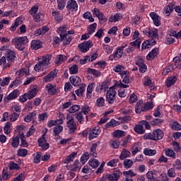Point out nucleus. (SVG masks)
<instances>
[{
    "label": "nucleus",
    "mask_w": 181,
    "mask_h": 181,
    "mask_svg": "<svg viewBox=\"0 0 181 181\" xmlns=\"http://www.w3.org/2000/svg\"><path fill=\"white\" fill-rule=\"evenodd\" d=\"M6 54L8 62H13V60H15V57H16L15 52L11 49H6Z\"/></svg>",
    "instance_id": "nucleus-32"
},
{
    "label": "nucleus",
    "mask_w": 181,
    "mask_h": 181,
    "mask_svg": "<svg viewBox=\"0 0 181 181\" xmlns=\"http://www.w3.org/2000/svg\"><path fill=\"white\" fill-rule=\"evenodd\" d=\"M88 159H90V155L88 154V153H84L81 156L80 160H81V163H83V165H84V163H86V162H87L88 160Z\"/></svg>",
    "instance_id": "nucleus-64"
},
{
    "label": "nucleus",
    "mask_w": 181,
    "mask_h": 181,
    "mask_svg": "<svg viewBox=\"0 0 181 181\" xmlns=\"http://www.w3.org/2000/svg\"><path fill=\"white\" fill-rule=\"evenodd\" d=\"M121 77L123 78L122 83L126 84V86L129 83V71H124L121 74Z\"/></svg>",
    "instance_id": "nucleus-37"
},
{
    "label": "nucleus",
    "mask_w": 181,
    "mask_h": 181,
    "mask_svg": "<svg viewBox=\"0 0 181 181\" xmlns=\"http://www.w3.org/2000/svg\"><path fill=\"white\" fill-rule=\"evenodd\" d=\"M158 54H159V49L155 48L152 49L151 52H149L146 57L147 60H153L155 57H158Z\"/></svg>",
    "instance_id": "nucleus-28"
},
{
    "label": "nucleus",
    "mask_w": 181,
    "mask_h": 181,
    "mask_svg": "<svg viewBox=\"0 0 181 181\" xmlns=\"http://www.w3.org/2000/svg\"><path fill=\"white\" fill-rule=\"evenodd\" d=\"M144 86H146V87H150V90H155V86H153V83H152V79L149 76L144 78Z\"/></svg>",
    "instance_id": "nucleus-33"
},
{
    "label": "nucleus",
    "mask_w": 181,
    "mask_h": 181,
    "mask_svg": "<svg viewBox=\"0 0 181 181\" xmlns=\"http://www.w3.org/2000/svg\"><path fill=\"white\" fill-rule=\"evenodd\" d=\"M143 33L146 36H148L151 39V40H155V39H158V29L156 28H145L143 30Z\"/></svg>",
    "instance_id": "nucleus-8"
},
{
    "label": "nucleus",
    "mask_w": 181,
    "mask_h": 181,
    "mask_svg": "<svg viewBox=\"0 0 181 181\" xmlns=\"http://www.w3.org/2000/svg\"><path fill=\"white\" fill-rule=\"evenodd\" d=\"M35 117H36V113L35 112H30L24 117V121L25 122H30Z\"/></svg>",
    "instance_id": "nucleus-52"
},
{
    "label": "nucleus",
    "mask_w": 181,
    "mask_h": 181,
    "mask_svg": "<svg viewBox=\"0 0 181 181\" xmlns=\"http://www.w3.org/2000/svg\"><path fill=\"white\" fill-rule=\"evenodd\" d=\"M165 133L160 129H157L153 131L152 133H146L144 136V139H151V141H160L163 139Z\"/></svg>",
    "instance_id": "nucleus-3"
},
{
    "label": "nucleus",
    "mask_w": 181,
    "mask_h": 181,
    "mask_svg": "<svg viewBox=\"0 0 181 181\" xmlns=\"http://www.w3.org/2000/svg\"><path fill=\"white\" fill-rule=\"evenodd\" d=\"M97 146H98V145L97 144V143H95L92 144L90 147V154L91 155V156H93L94 158H97V151H96Z\"/></svg>",
    "instance_id": "nucleus-57"
},
{
    "label": "nucleus",
    "mask_w": 181,
    "mask_h": 181,
    "mask_svg": "<svg viewBox=\"0 0 181 181\" xmlns=\"http://www.w3.org/2000/svg\"><path fill=\"white\" fill-rule=\"evenodd\" d=\"M101 134V130L99 127H95L90 133L88 139L89 141H91V139H94V138H97L98 135Z\"/></svg>",
    "instance_id": "nucleus-21"
},
{
    "label": "nucleus",
    "mask_w": 181,
    "mask_h": 181,
    "mask_svg": "<svg viewBox=\"0 0 181 181\" xmlns=\"http://www.w3.org/2000/svg\"><path fill=\"white\" fill-rule=\"evenodd\" d=\"M144 153L146 156H153L156 155V150L151 149V148H144Z\"/></svg>",
    "instance_id": "nucleus-51"
},
{
    "label": "nucleus",
    "mask_w": 181,
    "mask_h": 181,
    "mask_svg": "<svg viewBox=\"0 0 181 181\" xmlns=\"http://www.w3.org/2000/svg\"><path fill=\"white\" fill-rule=\"evenodd\" d=\"M88 165L89 166L93 168V169H96V168H98V166H100V161H98V160L97 159H90L88 161Z\"/></svg>",
    "instance_id": "nucleus-46"
},
{
    "label": "nucleus",
    "mask_w": 181,
    "mask_h": 181,
    "mask_svg": "<svg viewBox=\"0 0 181 181\" xmlns=\"http://www.w3.org/2000/svg\"><path fill=\"white\" fill-rule=\"evenodd\" d=\"M173 9H175V5L173 4H169L168 6H165L163 11L164 15L170 16V13L173 12Z\"/></svg>",
    "instance_id": "nucleus-25"
},
{
    "label": "nucleus",
    "mask_w": 181,
    "mask_h": 181,
    "mask_svg": "<svg viewBox=\"0 0 181 181\" xmlns=\"http://www.w3.org/2000/svg\"><path fill=\"white\" fill-rule=\"evenodd\" d=\"M130 157H131V151L127 150V148H123L120 153L119 159H121V160H124V159H127V158H130Z\"/></svg>",
    "instance_id": "nucleus-36"
},
{
    "label": "nucleus",
    "mask_w": 181,
    "mask_h": 181,
    "mask_svg": "<svg viewBox=\"0 0 181 181\" xmlns=\"http://www.w3.org/2000/svg\"><path fill=\"white\" fill-rule=\"evenodd\" d=\"M46 32H49V27L44 26L42 28H39L34 32L35 36H40V35H45Z\"/></svg>",
    "instance_id": "nucleus-38"
},
{
    "label": "nucleus",
    "mask_w": 181,
    "mask_h": 181,
    "mask_svg": "<svg viewBox=\"0 0 181 181\" xmlns=\"http://www.w3.org/2000/svg\"><path fill=\"white\" fill-rule=\"evenodd\" d=\"M69 81L72 86H80L81 84V78L76 75L71 76L69 78Z\"/></svg>",
    "instance_id": "nucleus-23"
},
{
    "label": "nucleus",
    "mask_w": 181,
    "mask_h": 181,
    "mask_svg": "<svg viewBox=\"0 0 181 181\" xmlns=\"http://www.w3.org/2000/svg\"><path fill=\"white\" fill-rule=\"evenodd\" d=\"M39 12V5L35 4L29 10V13L33 17L35 22H40V13Z\"/></svg>",
    "instance_id": "nucleus-6"
},
{
    "label": "nucleus",
    "mask_w": 181,
    "mask_h": 181,
    "mask_svg": "<svg viewBox=\"0 0 181 181\" xmlns=\"http://www.w3.org/2000/svg\"><path fill=\"white\" fill-rule=\"evenodd\" d=\"M142 151V147H141V143H134L132 147L131 151L132 155L135 156L138 152H141Z\"/></svg>",
    "instance_id": "nucleus-22"
},
{
    "label": "nucleus",
    "mask_w": 181,
    "mask_h": 181,
    "mask_svg": "<svg viewBox=\"0 0 181 181\" xmlns=\"http://www.w3.org/2000/svg\"><path fill=\"white\" fill-rule=\"evenodd\" d=\"M149 16L151 18L155 26H159L160 25V16L158 13L153 11L149 13Z\"/></svg>",
    "instance_id": "nucleus-17"
},
{
    "label": "nucleus",
    "mask_w": 181,
    "mask_h": 181,
    "mask_svg": "<svg viewBox=\"0 0 181 181\" xmlns=\"http://www.w3.org/2000/svg\"><path fill=\"white\" fill-rule=\"evenodd\" d=\"M66 125L68 129H69V134H74L77 130V124L74 121V117H73V115L68 114L66 116Z\"/></svg>",
    "instance_id": "nucleus-4"
},
{
    "label": "nucleus",
    "mask_w": 181,
    "mask_h": 181,
    "mask_svg": "<svg viewBox=\"0 0 181 181\" xmlns=\"http://www.w3.org/2000/svg\"><path fill=\"white\" fill-rule=\"evenodd\" d=\"M93 15H95L96 18L99 19V21H105V16H104V14L103 12L100 11L98 8H94L93 10Z\"/></svg>",
    "instance_id": "nucleus-35"
},
{
    "label": "nucleus",
    "mask_w": 181,
    "mask_h": 181,
    "mask_svg": "<svg viewBox=\"0 0 181 181\" xmlns=\"http://www.w3.org/2000/svg\"><path fill=\"white\" fill-rule=\"evenodd\" d=\"M21 163L22 162L21 160L18 163H16L14 161H10L8 164V169L10 170H21Z\"/></svg>",
    "instance_id": "nucleus-27"
},
{
    "label": "nucleus",
    "mask_w": 181,
    "mask_h": 181,
    "mask_svg": "<svg viewBox=\"0 0 181 181\" xmlns=\"http://www.w3.org/2000/svg\"><path fill=\"white\" fill-rule=\"evenodd\" d=\"M66 9L69 13L77 12L78 10V4L76 0H69L67 1Z\"/></svg>",
    "instance_id": "nucleus-10"
},
{
    "label": "nucleus",
    "mask_w": 181,
    "mask_h": 181,
    "mask_svg": "<svg viewBox=\"0 0 181 181\" xmlns=\"http://www.w3.org/2000/svg\"><path fill=\"white\" fill-rule=\"evenodd\" d=\"M39 93V87L37 85H31L30 87V90L26 93L29 100H33L35 97Z\"/></svg>",
    "instance_id": "nucleus-11"
},
{
    "label": "nucleus",
    "mask_w": 181,
    "mask_h": 181,
    "mask_svg": "<svg viewBox=\"0 0 181 181\" xmlns=\"http://www.w3.org/2000/svg\"><path fill=\"white\" fill-rule=\"evenodd\" d=\"M113 138H122V136H125L127 135V132L122 130H116L112 134Z\"/></svg>",
    "instance_id": "nucleus-42"
},
{
    "label": "nucleus",
    "mask_w": 181,
    "mask_h": 181,
    "mask_svg": "<svg viewBox=\"0 0 181 181\" xmlns=\"http://www.w3.org/2000/svg\"><path fill=\"white\" fill-rule=\"evenodd\" d=\"M18 95L19 90L16 89L8 95L7 100H15V98H18Z\"/></svg>",
    "instance_id": "nucleus-48"
},
{
    "label": "nucleus",
    "mask_w": 181,
    "mask_h": 181,
    "mask_svg": "<svg viewBox=\"0 0 181 181\" xmlns=\"http://www.w3.org/2000/svg\"><path fill=\"white\" fill-rule=\"evenodd\" d=\"M8 16L10 18H15V16H17V15L16 13L12 10L3 11V18H8Z\"/></svg>",
    "instance_id": "nucleus-49"
},
{
    "label": "nucleus",
    "mask_w": 181,
    "mask_h": 181,
    "mask_svg": "<svg viewBox=\"0 0 181 181\" xmlns=\"http://www.w3.org/2000/svg\"><path fill=\"white\" fill-rule=\"evenodd\" d=\"M57 8L59 11H63L66 6V0H57Z\"/></svg>",
    "instance_id": "nucleus-63"
},
{
    "label": "nucleus",
    "mask_w": 181,
    "mask_h": 181,
    "mask_svg": "<svg viewBox=\"0 0 181 181\" xmlns=\"http://www.w3.org/2000/svg\"><path fill=\"white\" fill-rule=\"evenodd\" d=\"M134 131L136 132V134H139V135H143V134H145V130L144 129V126L141 122H139V124H136L134 128Z\"/></svg>",
    "instance_id": "nucleus-41"
},
{
    "label": "nucleus",
    "mask_w": 181,
    "mask_h": 181,
    "mask_svg": "<svg viewBox=\"0 0 181 181\" xmlns=\"http://www.w3.org/2000/svg\"><path fill=\"white\" fill-rule=\"evenodd\" d=\"M45 134H43L41 138L38 139V145L43 149V151H47L49 149V145L47 141H46Z\"/></svg>",
    "instance_id": "nucleus-15"
},
{
    "label": "nucleus",
    "mask_w": 181,
    "mask_h": 181,
    "mask_svg": "<svg viewBox=\"0 0 181 181\" xmlns=\"http://www.w3.org/2000/svg\"><path fill=\"white\" fill-rule=\"evenodd\" d=\"M124 47H127V45H122L116 49L115 56L117 57V59H121V57H122Z\"/></svg>",
    "instance_id": "nucleus-29"
},
{
    "label": "nucleus",
    "mask_w": 181,
    "mask_h": 181,
    "mask_svg": "<svg viewBox=\"0 0 181 181\" xmlns=\"http://www.w3.org/2000/svg\"><path fill=\"white\" fill-rule=\"evenodd\" d=\"M45 90L49 95H56L57 94V86L52 83L45 86Z\"/></svg>",
    "instance_id": "nucleus-14"
},
{
    "label": "nucleus",
    "mask_w": 181,
    "mask_h": 181,
    "mask_svg": "<svg viewBox=\"0 0 181 181\" xmlns=\"http://www.w3.org/2000/svg\"><path fill=\"white\" fill-rule=\"evenodd\" d=\"M18 156L25 158L28 155V150L26 148H20L17 151Z\"/></svg>",
    "instance_id": "nucleus-59"
},
{
    "label": "nucleus",
    "mask_w": 181,
    "mask_h": 181,
    "mask_svg": "<svg viewBox=\"0 0 181 181\" xmlns=\"http://www.w3.org/2000/svg\"><path fill=\"white\" fill-rule=\"evenodd\" d=\"M121 173L116 171L107 175V179L109 181H118L120 177Z\"/></svg>",
    "instance_id": "nucleus-24"
},
{
    "label": "nucleus",
    "mask_w": 181,
    "mask_h": 181,
    "mask_svg": "<svg viewBox=\"0 0 181 181\" xmlns=\"http://www.w3.org/2000/svg\"><path fill=\"white\" fill-rule=\"evenodd\" d=\"M67 29H69V26L62 25L58 28V33L60 35L61 39H64V36L67 35Z\"/></svg>",
    "instance_id": "nucleus-30"
},
{
    "label": "nucleus",
    "mask_w": 181,
    "mask_h": 181,
    "mask_svg": "<svg viewBox=\"0 0 181 181\" xmlns=\"http://www.w3.org/2000/svg\"><path fill=\"white\" fill-rule=\"evenodd\" d=\"M57 76V70L54 69L43 78L44 83H49V81H52L54 80Z\"/></svg>",
    "instance_id": "nucleus-18"
},
{
    "label": "nucleus",
    "mask_w": 181,
    "mask_h": 181,
    "mask_svg": "<svg viewBox=\"0 0 181 181\" xmlns=\"http://www.w3.org/2000/svg\"><path fill=\"white\" fill-rule=\"evenodd\" d=\"M155 45H156L155 40H148L142 43L141 49L142 50H146V49H149L151 46H155Z\"/></svg>",
    "instance_id": "nucleus-20"
},
{
    "label": "nucleus",
    "mask_w": 181,
    "mask_h": 181,
    "mask_svg": "<svg viewBox=\"0 0 181 181\" xmlns=\"http://www.w3.org/2000/svg\"><path fill=\"white\" fill-rule=\"evenodd\" d=\"M21 23H22V18L21 17L17 18L15 20L14 24L10 28V30L11 32H15L18 26H21Z\"/></svg>",
    "instance_id": "nucleus-39"
},
{
    "label": "nucleus",
    "mask_w": 181,
    "mask_h": 181,
    "mask_svg": "<svg viewBox=\"0 0 181 181\" xmlns=\"http://www.w3.org/2000/svg\"><path fill=\"white\" fill-rule=\"evenodd\" d=\"M11 42L14 45L16 49L22 52L26 48L27 43H29V39L27 36L16 37L11 40Z\"/></svg>",
    "instance_id": "nucleus-2"
},
{
    "label": "nucleus",
    "mask_w": 181,
    "mask_h": 181,
    "mask_svg": "<svg viewBox=\"0 0 181 181\" xmlns=\"http://www.w3.org/2000/svg\"><path fill=\"white\" fill-rule=\"evenodd\" d=\"M113 71H115V73H119L121 76V74L125 71V66L117 64L113 67Z\"/></svg>",
    "instance_id": "nucleus-45"
},
{
    "label": "nucleus",
    "mask_w": 181,
    "mask_h": 181,
    "mask_svg": "<svg viewBox=\"0 0 181 181\" xmlns=\"http://www.w3.org/2000/svg\"><path fill=\"white\" fill-rule=\"evenodd\" d=\"M146 177L148 181H156V174L153 171H148L146 173Z\"/></svg>",
    "instance_id": "nucleus-54"
},
{
    "label": "nucleus",
    "mask_w": 181,
    "mask_h": 181,
    "mask_svg": "<svg viewBox=\"0 0 181 181\" xmlns=\"http://www.w3.org/2000/svg\"><path fill=\"white\" fill-rule=\"evenodd\" d=\"M136 65L138 66L140 73H145L148 67L145 64V61L141 57H139L136 60Z\"/></svg>",
    "instance_id": "nucleus-12"
},
{
    "label": "nucleus",
    "mask_w": 181,
    "mask_h": 181,
    "mask_svg": "<svg viewBox=\"0 0 181 181\" xmlns=\"http://www.w3.org/2000/svg\"><path fill=\"white\" fill-rule=\"evenodd\" d=\"M109 145H110L111 148H113V149H118L119 148V141L112 139L110 141Z\"/></svg>",
    "instance_id": "nucleus-55"
},
{
    "label": "nucleus",
    "mask_w": 181,
    "mask_h": 181,
    "mask_svg": "<svg viewBox=\"0 0 181 181\" xmlns=\"http://www.w3.org/2000/svg\"><path fill=\"white\" fill-rule=\"evenodd\" d=\"M97 29V24L93 23V24L90 25L88 28V33L93 35L95 30Z\"/></svg>",
    "instance_id": "nucleus-62"
},
{
    "label": "nucleus",
    "mask_w": 181,
    "mask_h": 181,
    "mask_svg": "<svg viewBox=\"0 0 181 181\" xmlns=\"http://www.w3.org/2000/svg\"><path fill=\"white\" fill-rule=\"evenodd\" d=\"M94 87H95V83H90L88 85L86 90V98H91L93 97V91H94Z\"/></svg>",
    "instance_id": "nucleus-26"
},
{
    "label": "nucleus",
    "mask_w": 181,
    "mask_h": 181,
    "mask_svg": "<svg viewBox=\"0 0 181 181\" xmlns=\"http://www.w3.org/2000/svg\"><path fill=\"white\" fill-rule=\"evenodd\" d=\"M11 144L13 148H18V146H19V137L13 136Z\"/></svg>",
    "instance_id": "nucleus-60"
},
{
    "label": "nucleus",
    "mask_w": 181,
    "mask_h": 181,
    "mask_svg": "<svg viewBox=\"0 0 181 181\" xmlns=\"http://www.w3.org/2000/svg\"><path fill=\"white\" fill-rule=\"evenodd\" d=\"M115 87H119L120 89L118 90V95L121 98H124V97H127V91L124 88H128L129 86L124 84L121 81L119 82H117L115 84Z\"/></svg>",
    "instance_id": "nucleus-7"
},
{
    "label": "nucleus",
    "mask_w": 181,
    "mask_h": 181,
    "mask_svg": "<svg viewBox=\"0 0 181 181\" xmlns=\"http://www.w3.org/2000/svg\"><path fill=\"white\" fill-rule=\"evenodd\" d=\"M145 112V103L144 100H139L135 106V112L136 114H141Z\"/></svg>",
    "instance_id": "nucleus-19"
},
{
    "label": "nucleus",
    "mask_w": 181,
    "mask_h": 181,
    "mask_svg": "<svg viewBox=\"0 0 181 181\" xmlns=\"http://www.w3.org/2000/svg\"><path fill=\"white\" fill-rule=\"evenodd\" d=\"M52 59L51 54L42 56V61H39L34 66L35 71H43L45 69H47L49 64H51Z\"/></svg>",
    "instance_id": "nucleus-1"
},
{
    "label": "nucleus",
    "mask_w": 181,
    "mask_h": 181,
    "mask_svg": "<svg viewBox=\"0 0 181 181\" xmlns=\"http://www.w3.org/2000/svg\"><path fill=\"white\" fill-rule=\"evenodd\" d=\"M165 153L166 156H169L170 158H173V159L176 158V153H175V151H173V150L170 148H165Z\"/></svg>",
    "instance_id": "nucleus-56"
},
{
    "label": "nucleus",
    "mask_w": 181,
    "mask_h": 181,
    "mask_svg": "<svg viewBox=\"0 0 181 181\" xmlns=\"http://www.w3.org/2000/svg\"><path fill=\"white\" fill-rule=\"evenodd\" d=\"M116 94L117 92L115 90V88L114 86L110 87L106 94V100H107L109 104H114Z\"/></svg>",
    "instance_id": "nucleus-9"
},
{
    "label": "nucleus",
    "mask_w": 181,
    "mask_h": 181,
    "mask_svg": "<svg viewBox=\"0 0 181 181\" xmlns=\"http://www.w3.org/2000/svg\"><path fill=\"white\" fill-rule=\"evenodd\" d=\"M175 37L181 39V31L176 33V31L173 30L170 32V35H168L165 40V45H172L175 42Z\"/></svg>",
    "instance_id": "nucleus-5"
},
{
    "label": "nucleus",
    "mask_w": 181,
    "mask_h": 181,
    "mask_svg": "<svg viewBox=\"0 0 181 181\" xmlns=\"http://www.w3.org/2000/svg\"><path fill=\"white\" fill-rule=\"evenodd\" d=\"M4 131L6 135H9L12 132V123L6 122L4 127Z\"/></svg>",
    "instance_id": "nucleus-44"
},
{
    "label": "nucleus",
    "mask_w": 181,
    "mask_h": 181,
    "mask_svg": "<svg viewBox=\"0 0 181 181\" xmlns=\"http://www.w3.org/2000/svg\"><path fill=\"white\" fill-rule=\"evenodd\" d=\"M81 169V163L78 160H76L74 163L69 167V170L73 172H77Z\"/></svg>",
    "instance_id": "nucleus-31"
},
{
    "label": "nucleus",
    "mask_w": 181,
    "mask_h": 181,
    "mask_svg": "<svg viewBox=\"0 0 181 181\" xmlns=\"http://www.w3.org/2000/svg\"><path fill=\"white\" fill-rule=\"evenodd\" d=\"M53 132H54V136H57L59 134H62V132H63V126L62 125L55 126L53 128Z\"/></svg>",
    "instance_id": "nucleus-50"
},
{
    "label": "nucleus",
    "mask_w": 181,
    "mask_h": 181,
    "mask_svg": "<svg viewBox=\"0 0 181 181\" xmlns=\"http://www.w3.org/2000/svg\"><path fill=\"white\" fill-rule=\"evenodd\" d=\"M92 46H93V42L88 40L79 45L78 47L80 52H82V53H86L88 52V50H90V47H91Z\"/></svg>",
    "instance_id": "nucleus-13"
},
{
    "label": "nucleus",
    "mask_w": 181,
    "mask_h": 181,
    "mask_svg": "<svg viewBox=\"0 0 181 181\" xmlns=\"http://www.w3.org/2000/svg\"><path fill=\"white\" fill-rule=\"evenodd\" d=\"M177 81V78H176V76L168 77L166 79L165 84L167 87H172V86H173Z\"/></svg>",
    "instance_id": "nucleus-40"
},
{
    "label": "nucleus",
    "mask_w": 181,
    "mask_h": 181,
    "mask_svg": "<svg viewBox=\"0 0 181 181\" xmlns=\"http://www.w3.org/2000/svg\"><path fill=\"white\" fill-rule=\"evenodd\" d=\"M42 47V42L39 40H33L31 41V49L33 50H38Z\"/></svg>",
    "instance_id": "nucleus-34"
},
{
    "label": "nucleus",
    "mask_w": 181,
    "mask_h": 181,
    "mask_svg": "<svg viewBox=\"0 0 181 181\" xmlns=\"http://www.w3.org/2000/svg\"><path fill=\"white\" fill-rule=\"evenodd\" d=\"M77 156V153L73 152L71 154H70L67 158L64 160V163H70V162H73L74 160V158Z\"/></svg>",
    "instance_id": "nucleus-58"
},
{
    "label": "nucleus",
    "mask_w": 181,
    "mask_h": 181,
    "mask_svg": "<svg viewBox=\"0 0 181 181\" xmlns=\"http://www.w3.org/2000/svg\"><path fill=\"white\" fill-rule=\"evenodd\" d=\"M88 71L90 74H92L95 77H100V76H101V72L97 69H88Z\"/></svg>",
    "instance_id": "nucleus-61"
},
{
    "label": "nucleus",
    "mask_w": 181,
    "mask_h": 181,
    "mask_svg": "<svg viewBox=\"0 0 181 181\" xmlns=\"http://www.w3.org/2000/svg\"><path fill=\"white\" fill-rule=\"evenodd\" d=\"M122 19V16L121 13H116L115 15H112L109 18V22L114 23V22H118V21H121Z\"/></svg>",
    "instance_id": "nucleus-43"
},
{
    "label": "nucleus",
    "mask_w": 181,
    "mask_h": 181,
    "mask_svg": "<svg viewBox=\"0 0 181 181\" xmlns=\"http://www.w3.org/2000/svg\"><path fill=\"white\" fill-rule=\"evenodd\" d=\"M119 125V122L112 119L109 122H107L105 125L106 128H111V127H118Z\"/></svg>",
    "instance_id": "nucleus-53"
},
{
    "label": "nucleus",
    "mask_w": 181,
    "mask_h": 181,
    "mask_svg": "<svg viewBox=\"0 0 181 181\" xmlns=\"http://www.w3.org/2000/svg\"><path fill=\"white\" fill-rule=\"evenodd\" d=\"M132 39L135 41L130 42V46H139L141 45V38H139V31H134Z\"/></svg>",
    "instance_id": "nucleus-16"
},
{
    "label": "nucleus",
    "mask_w": 181,
    "mask_h": 181,
    "mask_svg": "<svg viewBox=\"0 0 181 181\" xmlns=\"http://www.w3.org/2000/svg\"><path fill=\"white\" fill-rule=\"evenodd\" d=\"M16 76L18 77V78L23 77V76H28V69L25 68H22L16 73Z\"/></svg>",
    "instance_id": "nucleus-47"
}]
</instances>
